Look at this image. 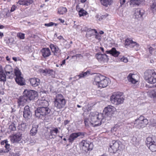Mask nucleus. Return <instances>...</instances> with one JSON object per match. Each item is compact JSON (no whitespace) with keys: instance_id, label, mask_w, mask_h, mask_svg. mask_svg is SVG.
Returning <instances> with one entry per match:
<instances>
[{"instance_id":"16","label":"nucleus","mask_w":156,"mask_h":156,"mask_svg":"<svg viewBox=\"0 0 156 156\" xmlns=\"http://www.w3.org/2000/svg\"><path fill=\"white\" fill-rule=\"evenodd\" d=\"M84 135V133L83 132L73 133L70 135L68 140L69 142L72 143L78 137L83 136Z\"/></svg>"},{"instance_id":"11","label":"nucleus","mask_w":156,"mask_h":156,"mask_svg":"<svg viewBox=\"0 0 156 156\" xmlns=\"http://www.w3.org/2000/svg\"><path fill=\"white\" fill-rule=\"evenodd\" d=\"M146 144L149 145V148L152 152L156 151V138L148 137L147 138Z\"/></svg>"},{"instance_id":"4","label":"nucleus","mask_w":156,"mask_h":156,"mask_svg":"<svg viewBox=\"0 0 156 156\" xmlns=\"http://www.w3.org/2000/svg\"><path fill=\"white\" fill-rule=\"evenodd\" d=\"M66 103V100L63 95L61 94H57L53 102L54 107L57 109L60 110L64 107Z\"/></svg>"},{"instance_id":"63","label":"nucleus","mask_w":156,"mask_h":156,"mask_svg":"<svg viewBox=\"0 0 156 156\" xmlns=\"http://www.w3.org/2000/svg\"><path fill=\"white\" fill-rule=\"evenodd\" d=\"M12 59L14 60L15 61H17V58L16 57H13L12 58Z\"/></svg>"},{"instance_id":"47","label":"nucleus","mask_w":156,"mask_h":156,"mask_svg":"<svg viewBox=\"0 0 156 156\" xmlns=\"http://www.w3.org/2000/svg\"><path fill=\"white\" fill-rule=\"evenodd\" d=\"M84 123L86 126H90V119H85L84 120Z\"/></svg>"},{"instance_id":"57","label":"nucleus","mask_w":156,"mask_h":156,"mask_svg":"<svg viewBox=\"0 0 156 156\" xmlns=\"http://www.w3.org/2000/svg\"><path fill=\"white\" fill-rule=\"evenodd\" d=\"M76 57V58H80V57H82V55L81 54H76V55H74L72 56V58H73L74 57Z\"/></svg>"},{"instance_id":"21","label":"nucleus","mask_w":156,"mask_h":156,"mask_svg":"<svg viewBox=\"0 0 156 156\" xmlns=\"http://www.w3.org/2000/svg\"><path fill=\"white\" fill-rule=\"evenodd\" d=\"M149 88H155L154 89L149 90L148 91V95L154 99H156V84L149 86Z\"/></svg>"},{"instance_id":"41","label":"nucleus","mask_w":156,"mask_h":156,"mask_svg":"<svg viewBox=\"0 0 156 156\" xmlns=\"http://www.w3.org/2000/svg\"><path fill=\"white\" fill-rule=\"evenodd\" d=\"M55 73V72L52 69H47V75L51 76L53 77L54 76Z\"/></svg>"},{"instance_id":"31","label":"nucleus","mask_w":156,"mask_h":156,"mask_svg":"<svg viewBox=\"0 0 156 156\" xmlns=\"http://www.w3.org/2000/svg\"><path fill=\"white\" fill-rule=\"evenodd\" d=\"M140 3V0H131L130 1V4L131 6H138Z\"/></svg>"},{"instance_id":"2","label":"nucleus","mask_w":156,"mask_h":156,"mask_svg":"<svg viewBox=\"0 0 156 156\" xmlns=\"http://www.w3.org/2000/svg\"><path fill=\"white\" fill-rule=\"evenodd\" d=\"M104 114L97 112H91L89 115L90 123L91 126L95 127L100 126L104 120Z\"/></svg>"},{"instance_id":"25","label":"nucleus","mask_w":156,"mask_h":156,"mask_svg":"<svg viewBox=\"0 0 156 156\" xmlns=\"http://www.w3.org/2000/svg\"><path fill=\"white\" fill-rule=\"evenodd\" d=\"M143 10L140 9H137L135 10L134 16L135 18L137 19H141L143 15Z\"/></svg>"},{"instance_id":"12","label":"nucleus","mask_w":156,"mask_h":156,"mask_svg":"<svg viewBox=\"0 0 156 156\" xmlns=\"http://www.w3.org/2000/svg\"><path fill=\"white\" fill-rule=\"evenodd\" d=\"M120 142L118 141H113L110 144L108 148L109 151L110 153L115 154L119 150L120 145Z\"/></svg>"},{"instance_id":"45","label":"nucleus","mask_w":156,"mask_h":156,"mask_svg":"<svg viewBox=\"0 0 156 156\" xmlns=\"http://www.w3.org/2000/svg\"><path fill=\"white\" fill-rule=\"evenodd\" d=\"M10 145L9 144H8V143H7V144H5V150H4V152L6 153L8 152L9 150Z\"/></svg>"},{"instance_id":"33","label":"nucleus","mask_w":156,"mask_h":156,"mask_svg":"<svg viewBox=\"0 0 156 156\" xmlns=\"http://www.w3.org/2000/svg\"><path fill=\"white\" fill-rule=\"evenodd\" d=\"M37 126H35L33 127L32 129L30 131V134L32 136H34L37 133V128H38Z\"/></svg>"},{"instance_id":"32","label":"nucleus","mask_w":156,"mask_h":156,"mask_svg":"<svg viewBox=\"0 0 156 156\" xmlns=\"http://www.w3.org/2000/svg\"><path fill=\"white\" fill-rule=\"evenodd\" d=\"M16 122H12L9 125V129L10 131H15L16 129Z\"/></svg>"},{"instance_id":"61","label":"nucleus","mask_w":156,"mask_h":156,"mask_svg":"<svg viewBox=\"0 0 156 156\" xmlns=\"http://www.w3.org/2000/svg\"><path fill=\"white\" fill-rule=\"evenodd\" d=\"M76 10L79 12V10L81 9L80 7V6L78 5H77L76 6Z\"/></svg>"},{"instance_id":"22","label":"nucleus","mask_w":156,"mask_h":156,"mask_svg":"<svg viewBox=\"0 0 156 156\" xmlns=\"http://www.w3.org/2000/svg\"><path fill=\"white\" fill-rule=\"evenodd\" d=\"M29 81L31 85L34 87L37 86L40 83V81L38 78H31L29 79Z\"/></svg>"},{"instance_id":"40","label":"nucleus","mask_w":156,"mask_h":156,"mask_svg":"<svg viewBox=\"0 0 156 156\" xmlns=\"http://www.w3.org/2000/svg\"><path fill=\"white\" fill-rule=\"evenodd\" d=\"M132 40L130 39L129 38H127L125 41V43L124 44L125 46L126 47H127L128 46L130 47L131 44V42Z\"/></svg>"},{"instance_id":"17","label":"nucleus","mask_w":156,"mask_h":156,"mask_svg":"<svg viewBox=\"0 0 156 156\" xmlns=\"http://www.w3.org/2000/svg\"><path fill=\"white\" fill-rule=\"evenodd\" d=\"M96 57L98 61L101 62H107L108 60V56L105 54H101V53L97 54Z\"/></svg>"},{"instance_id":"39","label":"nucleus","mask_w":156,"mask_h":156,"mask_svg":"<svg viewBox=\"0 0 156 156\" xmlns=\"http://www.w3.org/2000/svg\"><path fill=\"white\" fill-rule=\"evenodd\" d=\"M150 9L152 11H156V2H153L152 3H151Z\"/></svg>"},{"instance_id":"62","label":"nucleus","mask_w":156,"mask_h":156,"mask_svg":"<svg viewBox=\"0 0 156 156\" xmlns=\"http://www.w3.org/2000/svg\"><path fill=\"white\" fill-rule=\"evenodd\" d=\"M65 62L66 60L65 59H64L62 61V63L61 64V65L62 66V65L64 64L65 63Z\"/></svg>"},{"instance_id":"54","label":"nucleus","mask_w":156,"mask_h":156,"mask_svg":"<svg viewBox=\"0 0 156 156\" xmlns=\"http://www.w3.org/2000/svg\"><path fill=\"white\" fill-rule=\"evenodd\" d=\"M54 23L53 22H50L48 23H45L44 25L47 27H50L54 25Z\"/></svg>"},{"instance_id":"48","label":"nucleus","mask_w":156,"mask_h":156,"mask_svg":"<svg viewBox=\"0 0 156 156\" xmlns=\"http://www.w3.org/2000/svg\"><path fill=\"white\" fill-rule=\"evenodd\" d=\"M14 41V39L12 38H9L8 39L7 43L11 44H13Z\"/></svg>"},{"instance_id":"58","label":"nucleus","mask_w":156,"mask_h":156,"mask_svg":"<svg viewBox=\"0 0 156 156\" xmlns=\"http://www.w3.org/2000/svg\"><path fill=\"white\" fill-rule=\"evenodd\" d=\"M16 7L14 5H13L12 6L11 8V9L10 10V11L11 12H12L14 11L16 8Z\"/></svg>"},{"instance_id":"8","label":"nucleus","mask_w":156,"mask_h":156,"mask_svg":"<svg viewBox=\"0 0 156 156\" xmlns=\"http://www.w3.org/2000/svg\"><path fill=\"white\" fill-rule=\"evenodd\" d=\"M80 145L82 152L84 153H87L88 151H91L94 147L92 143L86 140H82L80 144Z\"/></svg>"},{"instance_id":"24","label":"nucleus","mask_w":156,"mask_h":156,"mask_svg":"<svg viewBox=\"0 0 156 156\" xmlns=\"http://www.w3.org/2000/svg\"><path fill=\"white\" fill-rule=\"evenodd\" d=\"M105 53L107 54H110L114 57L118 56L120 53V52L117 51L114 48H112L111 50L106 51Z\"/></svg>"},{"instance_id":"1","label":"nucleus","mask_w":156,"mask_h":156,"mask_svg":"<svg viewBox=\"0 0 156 156\" xmlns=\"http://www.w3.org/2000/svg\"><path fill=\"white\" fill-rule=\"evenodd\" d=\"M37 103L41 106L38 107L35 111V115L38 119H44L46 116L49 114L51 109L48 107L49 105L48 101L44 100H38Z\"/></svg>"},{"instance_id":"23","label":"nucleus","mask_w":156,"mask_h":156,"mask_svg":"<svg viewBox=\"0 0 156 156\" xmlns=\"http://www.w3.org/2000/svg\"><path fill=\"white\" fill-rule=\"evenodd\" d=\"M42 55L44 58L49 56L51 55V52L49 48H43L41 51Z\"/></svg>"},{"instance_id":"53","label":"nucleus","mask_w":156,"mask_h":156,"mask_svg":"<svg viewBox=\"0 0 156 156\" xmlns=\"http://www.w3.org/2000/svg\"><path fill=\"white\" fill-rule=\"evenodd\" d=\"M108 14L107 13H106L104 15H101V20L105 19L106 17L108 16Z\"/></svg>"},{"instance_id":"30","label":"nucleus","mask_w":156,"mask_h":156,"mask_svg":"<svg viewBox=\"0 0 156 156\" xmlns=\"http://www.w3.org/2000/svg\"><path fill=\"white\" fill-rule=\"evenodd\" d=\"M6 80V76L3 71L2 68L0 67V81L4 82Z\"/></svg>"},{"instance_id":"42","label":"nucleus","mask_w":156,"mask_h":156,"mask_svg":"<svg viewBox=\"0 0 156 156\" xmlns=\"http://www.w3.org/2000/svg\"><path fill=\"white\" fill-rule=\"evenodd\" d=\"M131 142L133 144H137L139 142V140L135 136H133Z\"/></svg>"},{"instance_id":"18","label":"nucleus","mask_w":156,"mask_h":156,"mask_svg":"<svg viewBox=\"0 0 156 156\" xmlns=\"http://www.w3.org/2000/svg\"><path fill=\"white\" fill-rule=\"evenodd\" d=\"M58 133H59V131L58 130V128L53 127L51 129H50V135L48 136H46V138L48 140L53 138V136H56L57 134Z\"/></svg>"},{"instance_id":"27","label":"nucleus","mask_w":156,"mask_h":156,"mask_svg":"<svg viewBox=\"0 0 156 156\" xmlns=\"http://www.w3.org/2000/svg\"><path fill=\"white\" fill-rule=\"evenodd\" d=\"M33 1L30 0H19L17 3L20 5H24L27 6L30 5L32 4Z\"/></svg>"},{"instance_id":"3","label":"nucleus","mask_w":156,"mask_h":156,"mask_svg":"<svg viewBox=\"0 0 156 156\" xmlns=\"http://www.w3.org/2000/svg\"><path fill=\"white\" fill-rule=\"evenodd\" d=\"M109 79L101 75L96 76L93 83L98 87L104 88L106 87L109 83Z\"/></svg>"},{"instance_id":"29","label":"nucleus","mask_w":156,"mask_h":156,"mask_svg":"<svg viewBox=\"0 0 156 156\" xmlns=\"http://www.w3.org/2000/svg\"><path fill=\"white\" fill-rule=\"evenodd\" d=\"M135 75L133 74H129L127 76V79L129 81L133 83H135L137 81L134 79V76Z\"/></svg>"},{"instance_id":"64","label":"nucleus","mask_w":156,"mask_h":156,"mask_svg":"<svg viewBox=\"0 0 156 156\" xmlns=\"http://www.w3.org/2000/svg\"><path fill=\"white\" fill-rule=\"evenodd\" d=\"M100 34H104V32L102 31V30H101L100 32Z\"/></svg>"},{"instance_id":"6","label":"nucleus","mask_w":156,"mask_h":156,"mask_svg":"<svg viewBox=\"0 0 156 156\" xmlns=\"http://www.w3.org/2000/svg\"><path fill=\"white\" fill-rule=\"evenodd\" d=\"M122 93L121 92L114 93L110 97L111 103L115 105H118L122 103L124 100L122 96Z\"/></svg>"},{"instance_id":"50","label":"nucleus","mask_w":156,"mask_h":156,"mask_svg":"<svg viewBox=\"0 0 156 156\" xmlns=\"http://www.w3.org/2000/svg\"><path fill=\"white\" fill-rule=\"evenodd\" d=\"M149 52L151 54H152V52L154 51V49L151 47H150L148 48Z\"/></svg>"},{"instance_id":"13","label":"nucleus","mask_w":156,"mask_h":156,"mask_svg":"<svg viewBox=\"0 0 156 156\" xmlns=\"http://www.w3.org/2000/svg\"><path fill=\"white\" fill-rule=\"evenodd\" d=\"M115 110V108L111 105H108L107 107H106L103 111L104 116H105L104 118H106V116L111 117L112 115L114 114Z\"/></svg>"},{"instance_id":"49","label":"nucleus","mask_w":156,"mask_h":156,"mask_svg":"<svg viewBox=\"0 0 156 156\" xmlns=\"http://www.w3.org/2000/svg\"><path fill=\"white\" fill-rule=\"evenodd\" d=\"M120 3L121 6L123 5L126 2L127 3L129 0H120Z\"/></svg>"},{"instance_id":"46","label":"nucleus","mask_w":156,"mask_h":156,"mask_svg":"<svg viewBox=\"0 0 156 156\" xmlns=\"http://www.w3.org/2000/svg\"><path fill=\"white\" fill-rule=\"evenodd\" d=\"M135 46L136 47H138L139 44L137 43L136 42H133V41H132L131 43V44H130V45L129 47L130 48H133Z\"/></svg>"},{"instance_id":"9","label":"nucleus","mask_w":156,"mask_h":156,"mask_svg":"<svg viewBox=\"0 0 156 156\" xmlns=\"http://www.w3.org/2000/svg\"><path fill=\"white\" fill-rule=\"evenodd\" d=\"M28 101H31L35 99L38 96V94L36 91L31 90H25L23 93Z\"/></svg>"},{"instance_id":"56","label":"nucleus","mask_w":156,"mask_h":156,"mask_svg":"<svg viewBox=\"0 0 156 156\" xmlns=\"http://www.w3.org/2000/svg\"><path fill=\"white\" fill-rule=\"evenodd\" d=\"M121 60L122 61L125 63H126L128 62V59L126 58H124V57L121 58Z\"/></svg>"},{"instance_id":"38","label":"nucleus","mask_w":156,"mask_h":156,"mask_svg":"<svg viewBox=\"0 0 156 156\" xmlns=\"http://www.w3.org/2000/svg\"><path fill=\"white\" fill-rule=\"evenodd\" d=\"M88 73H89V72L87 71L85 72L80 73L78 75H77L76 76L75 78H77L78 77H79L77 79L78 80L80 78L84 77L86 76Z\"/></svg>"},{"instance_id":"52","label":"nucleus","mask_w":156,"mask_h":156,"mask_svg":"<svg viewBox=\"0 0 156 156\" xmlns=\"http://www.w3.org/2000/svg\"><path fill=\"white\" fill-rule=\"evenodd\" d=\"M47 69H42L41 70V73H44V75L45 76L47 75Z\"/></svg>"},{"instance_id":"37","label":"nucleus","mask_w":156,"mask_h":156,"mask_svg":"<svg viewBox=\"0 0 156 156\" xmlns=\"http://www.w3.org/2000/svg\"><path fill=\"white\" fill-rule=\"evenodd\" d=\"M79 14L80 16H84L88 14V13L83 9L81 8L79 11Z\"/></svg>"},{"instance_id":"36","label":"nucleus","mask_w":156,"mask_h":156,"mask_svg":"<svg viewBox=\"0 0 156 156\" xmlns=\"http://www.w3.org/2000/svg\"><path fill=\"white\" fill-rule=\"evenodd\" d=\"M67 9L65 7H60L58 9V13L60 14H63L66 12Z\"/></svg>"},{"instance_id":"15","label":"nucleus","mask_w":156,"mask_h":156,"mask_svg":"<svg viewBox=\"0 0 156 156\" xmlns=\"http://www.w3.org/2000/svg\"><path fill=\"white\" fill-rule=\"evenodd\" d=\"M5 69L7 76H8V78L12 79L14 76L15 75L13 72V69L12 66L10 65H6Z\"/></svg>"},{"instance_id":"51","label":"nucleus","mask_w":156,"mask_h":156,"mask_svg":"<svg viewBox=\"0 0 156 156\" xmlns=\"http://www.w3.org/2000/svg\"><path fill=\"white\" fill-rule=\"evenodd\" d=\"M57 38L58 39L61 40L63 42H66V40L64 39V38L62 37V36H58V37H57Z\"/></svg>"},{"instance_id":"14","label":"nucleus","mask_w":156,"mask_h":156,"mask_svg":"<svg viewBox=\"0 0 156 156\" xmlns=\"http://www.w3.org/2000/svg\"><path fill=\"white\" fill-rule=\"evenodd\" d=\"M22 134L20 132L12 135L10 136V140L12 143H19L21 140Z\"/></svg>"},{"instance_id":"19","label":"nucleus","mask_w":156,"mask_h":156,"mask_svg":"<svg viewBox=\"0 0 156 156\" xmlns=\"http://www.w3.org/2000/svg\"><path fill=\"white\" fill-rule=\"evenodd\" d=\"M32 115L31 112L30 111V107L28 105L25 107L23 111V116L27 119H29Z\"/></svg>"},{"instance_id":"34","label":"nucleus","mask_w":156,"mask_h":156,"mask_svg":"<svg viewBox=\"0 0 156 156\" xmlns=\"http://www.w3.org/2000/svg\"><path fill=\"white\" fill-rule=\"evenodd\" d=\"M100 2L102 5L106 7L111 3V0H100Z\"/></svg>"},{"instance_id":"59","label":"nucleus","mask_w":156,"mask_h":156,"mask_svg":"<svg viewBox=\"0 0 156 156\" xmlns=\"http://www.w3.org/2000/svg\"><path fill=\"white\" fill-rule=\"evenodd\" d=\"M8 143V141L7 140H5L3 141H2L1 142V144L2 145H3L4 144H6L7 143Z\"/></svg>"},{"instance_id":"44","label":"nucleus","mask_w":156,"mask_h":156,"mask_svg":"<svg viewBox=\"0 0 156 156\" xmlns=\"http://www.w3.org/2000/svg\"><path fill=\"white\" fill-rule=\"evenodd\" d=\"M25 34L21 33H18L17 34V36L21 39H23L25 38Z\"/></svg>"},{"instance_id":"43","label":"nucleus","mask_w":156,"mask_h":156,"mask_svg":"<svg viewBox=\"0 0 156 156\" xmlns=\"http://www.w3.org/2000/svg\"><path fill=\"white\" fill-rule=\"evenodd\" d=\"M101 14L100 13H97L96 14L95 16V18L96 20L98 21H100L101 20Z\"/></svg>"},{"instance_id":"20","label":"nucleus","mask_w":156,"mask_h":156,"mask_svg":"<svg viewBox=\"0 0 156 156\" xmlns=\"http://www.w3.org/2000/svg\"><path fill=\"white\" fill-rule=\"evenodd\" d=\"M28 101L25 97L24 95L21 96L17 98V102L18 106L20 107L21 106H23Z\"/></svg>"},{"instance_id":"55","label":"nucleus","mask_w":156,"mask_h":156,"mask_svg":"<svg viewBox=\"0 0 156 156\" xmlns=\"http://www.w3.org/2000/svg\"><path fill=\"white\" fill-rule=\"evenodd\" d=\"M117 128L116 126H114L112 128L111 131L112 133H113L114 132H116L117 130Z\"/></svg>"},{"instance_id":"10","label":"nucleus","mask_w":156,"mask_h":156,"mask_svg":"<svg viewBox=\"0 0 156 156\" xmlns=\"http://www.w3.org/2000/svg\"><path fill=\"white\" fill-rule=\"evenodd\" d=\"M15 81L19 85L23 86L26 84L25 80L24 78L21 76V72L18 68H16L14 69Z\"/></svg>"},{"instance_id":"5","label":"nucleus","mask_w":156,"mask_h":156,"mask_svg":"<svg viewBox=\"0 0 156 156\" xmlns=\"http://www.w3.org/2000/svg\"><path fill=\"white\" fill-rule=\"evenodd\" d=\"M144 79L148 83L154 84L156 83V73L154 70H148L144 73Z\"/></svg>"},{"instance_id":"60","label":"nucleus","mask_w":156,"mask_h":156,"mask_svg":"<svg viewBox=\"0 0 156 156\" xmlns=\"http://www.w3.org/2000/svg\"><path fill=\"white\" fill-rule=\"evenodd\" d=\"M69 122V121L68 120H65L64 121V124L65 125H66Z\"/></svg>"},{"instance_id":"26","label":"nucleus","mask_w":156,"mask_h":156,"mask_svg":"<svg viewBox=\"0 0 156 156\" xmlns=\"http://www.w3.org/2000/svg\"><path fill=\"white\" fill-rule=\"evenodd\" d=\"M26 126V124L22 122L19 124L17 126V129L21 132H24L25 131Z\"/></svg>"},{"instance_id":"7","label":"nucleus","mask_w":156,"mask_h":156,"mask_svg":"<svg viewBox=\"0 0 156 156\" xmlns=\"http://www.w3.org/2000/svg\"><path fill=\"white\" fill-rule=\"evenodd\" d=\"M148 123V120L145 119L143 116H140L139 118L135 120L133 123V127L140 129L145 127Z\"/></svg>"},{"instance_id":"35","label":"nucleus","mask_w":156,"mask_h":156,"mask_svg":"<svg viewBox=\"0 0 156 156\" xmlns=\"http://www.w3.org/2000/svg\"><path fill=\"white\" fill-rule=\"evenodd\" d=\"M50 47L53 52L57 53L58 52V48L57 46L54 45L53 44H51Z\"/></svg>"},{"instance_id":"28","label":"nucleus","mask_w":156,"mask_h":156,"mask_svg":"<svg viewBox=\"0 0 156 156\" xmlns=\"http://www.w3.org/2000/svg\"><path fill=\"white\" fill-rule=\"evenodd\" d=\"M94 31L96 34H98L97 31L95 29H91V28L88 29L87 30V33L86 35L87 37H90L94 35Z\"/></svg>"}]
</instances>
